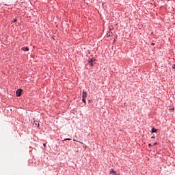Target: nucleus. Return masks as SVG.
<instances>
[{
  "instance_id": "obj_1",
  "label": "nucleus",
  "mask_w": 175,
  "mask_h": 175,
  "mask_svg": "<svg viewBox=\"0 0 175 175\" xmlns=\"http://www.w3.org/2000/svg\"><path fill=\"white\" fill-rule=\"evenodd\" d=\"M21 92H23V90L18 89L16 92V96H21Z\"/></svg>"
},
{
  "instance_id": "obj_2",
  "label": "nucleus",
  "mask_w": 175,
  "mask_h": 175,
  "mask_svg": "<svg viewBox=\"0 0 175 175\" xmlns=\"http://www.w3.org/2000/svg\"><path fill=\"white\" fill-rule=\"evenodd\" d=\"M21 50H23V51H29V48H28V46L22 47Z\"/></svg>"
},
{
  "instance_id": "obj_3",
  "label": "nucleus",
  "mask_w": 175,
  "mask_h": 175,
  "mask_svg": "<svg viewBox=\"0 0 175 175\" xmlns=\"http://www.w3.org/2000/svg\"><path fill=\"white\" fill-rule=\"evenodd\" d=\"M109 173H110V174H112V175L117 174V172H116V171H114V170H113V169L111 170Z\"/></svg>"
},
{
  "instance_id": "obj_4",
  "label": "nucleus",
  "mask_w": 175,
  "mask_h": 175,
  "mask_svg": "<svg viewBox=\"0 0 175 175\" xmlns=\"http://www.w3.org/2000/svg\"><path fill=\"white\" fill-rule=\"evenodd\" d=\"M82 98H87V92L83 91Z\"/></svg>"
},
{
  "instance_id": "obj_5",
  "label": "nucleus",
  "mask_w": 175,
  "mask_h": 175,
  "mask_svg": "<svg viewBox=\"0 0 175 175\" xmlns=\"http://www.w3.org/2000/svg\"><path fill=\"white\" fill-rule=\"evenodd\" d=\"M156 132H158V130L154 129V128H152V133H155Z\"/></svg>"
},
{
  "instance_id": "obj_6",
  "label": "nucleus",
  "mask_w": 175,
  "mask_h": 175,
  "mask_svg": "<svg viewBox=\"0 0 175 175\" xmlns=\"http://www.w3.org/2000/svg\"><path fill=\"white\" fill-rule=\"evenodd\" d=\"M90 62L91 63V64H90L91 66H94V63H92V59H91V60L90 61Z\"/></svg>"
},
{
  "instance_id": "obj_7",
  "label": "nucleus",
  "mask_w": 175,
  "mask_h": 175,
  "mask_svg": "<svg viewBox=\"0 0 175 175\" xmlns=\"http://www.w3.org/2000/svg\"><path fill=\"white\" fill-rule=\"evenodd\" d=\"M85 99H86V98H83V99H82V101H83V103H86Z\"/></svg>"
},
{
  "instance_id": "obj_8",
  "label": "nucleus",
  "mask_w": 175,
  "mask_h": 175,
  "mask_svg": "<svg viewBox=\"0 0 175 175\" xmlns=\"http://www.w3.org/2000/svg\"><path fill=\"white\" fill-rule=\"evenodd\" d=\"M16 21H17V19H14V21H12V23H16Z\"/></svg>"
},
{
  "instance_id": "obj_9",
  "label": "nucleus",
  "mask_w": 175,
  "mask_h": 175,
  "mask_svg": "<svg viewBox=\"0 0 175 175\" xmlns=\"http://www.w3.org/2000/svg\"><path fill=\"white\" fill-rule=\"evenodd\" d=\"M156 144H158V143L155 142L153 144V146H156Z\"/></svg>"
},
{
  "instance_id": "obj_10",
  "label": "nucleus",
  "mask_w": 175,
  "mask_h": 175,
  "mask_svg": "<svg viewBox=\"0 0 175 175\" xmlns=\"http://www.w3.org/2000/svg\"><path fill=\"white\" fill-rule=\"evenodd\" d=\"M172 68H173L174 69H175V64L173 65Z\"/></svg>"
},
{
  "instance_id": "obj_11",
  "label": "nucleus",
  "mask_w": 175,
  "mask_h": 175,
  "mask_svg": "<svg viewBox=\"0 0 175 175\" xmlns=\"http://www.w3.org/2000/svg\"><path fill=\"white\" fill-rule=\"evenodd\" d=\"M44 147H46V144H43Z\"/></svg>"
},
{
  "instance_id": "obj_12",
  "label": "nucleus",
  "mask_w": 175,
  "mask_h": 175,
  "mask_svg": "<svg viewBox=\"0 0 175 175\" xmlns=\"http://www.w3.org/2000/svg\"><path fill=\"white\" fill-rule=\"evenodd\" d=\"M154 138H155V136H152V139H154Z\"/></svg>"
},
{
  "instance_id": "obj_13",
  "label": "nucleus",
  "mask_w": 175,
  "mask_h": 175,
  "mask_svg": "<svg viewBox=\"0 0 175 175\" xmlns=\"http://www.w3.org/2000/svg\"><path fill=\"white\" fill-rule=\"evenodd\" d=\"M148 146H149V147H151V144H149Z\"/></svg>"
},
{
  "instance_id": "obj_14",
  "label": "nucleus",
  "mask_w": 175,
  "mask_h": 175,
  "mask_svg": "<svg viewBox=\"0 0 175 175\" xmlns=\"http://www.w3.org/2000/svg\"><path fill=\"white\" fill-rule=\"evenodd\" d=\"M151 44H152V46H154V44H155L154 43H152Z\"/></svg>"
},
{
  "instance_id": "obj_15",
  "label": "nucleus",
  "mask_w": 175,
  "mask_h": 175,
  "mask_svg": "<svg viewBox=\"0 0 175 175\" xmlns=\"http://www.w3.org/2000/svg\"><path fill=\"white\" fill-rule=\"evenodd\" d=\"M66 140H70V139H68V138H67Z\"/></svg>"
},
{
  "instance_id": "obj_16",
  "label": "nucleus",
  "mask_w": 175,
  "mask_h": 175,
  "mask_svg": "<svg viewBox=\"0 0 175 175\" xmlns=\"http://www.w3.org/2000/svg\"><path fill=\"white\" fill-rule=\"evenodd\" d=\"M64 140V141L66 140V138H65Z\"/></svg>"
}]
</instances>
